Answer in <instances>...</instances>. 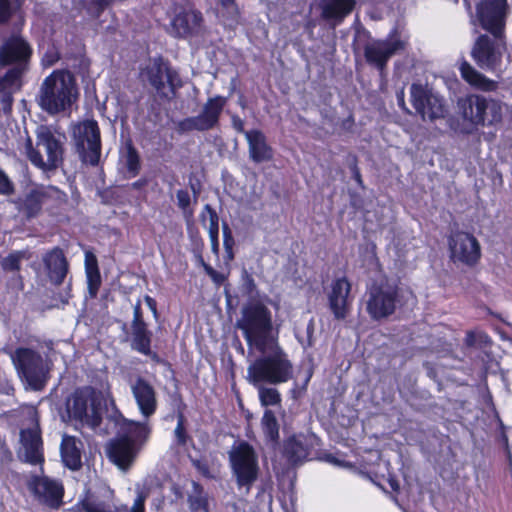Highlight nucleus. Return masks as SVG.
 Here are the masks:
<instances>
[{"mask_svg":"<svg viewBox=\"0 0 512 512\" xmlns=\"http://www.w3.org/2000/svg\"><path fill=\"white\" fill-rule=\"evenodd\" d=\"M31 423V427L20 430V443L24 448L25 461L32 465H39L44 463L45 457L37 411H34Z\"/></svg>","mask_w":512,"mask_h":512,"instance_id":"obj_19","label":"nucleus"},{"mask_svg":"<svg viewBox=\"0 0 512 512\" xmlns=\"http://www.w3.org/2000/svg\"><path fill=\"white\" fill-rule=\"evenodd\" d=\"M13 15V7L10 0H0V25L10 21Z\"/></svg>","mask_w":512,"mask_h":512,"instance_id":"obj_52","label":"nucleus"},{"mask_svg":"<svg viewBox=\"0 0 512 512\" xmlns=\"http://www.w3.org/2000/svg\"><path fill=\"white\" fill-rule=\"evenodd\" d=\"M508 0H479L475 6V24L485 32L506 33Z\"/></svg>","mask_w":512,"mask_h":512,"instance_id":"obj_15","label":"nucleus"},{"mask_svg":"<svg viewBox=\"0 0 512 512\" xmlns=\"http://www.w3.org/2000/svg\"><path fill=\"white\" fill-rule=\"evenodd\" d=\"M115 492L105 484L85 488L78 501L71 506L69 512H146L147 494L139 492L129 508L125 504L114 505Z\"/></svg>","mask_w":512,"mask_h":512,"instance_id":"obj_7","label":"nucleus"},{"mask_svg":"<svg viewBox=\"0 0 512 512\" xmlns=\"http://www.w3.org/2000/svg\"><path fill=\"white\" fill-rule=\"evenodd\" d=\"M203 245H204V243H203L202 239H200L199 251H198V255H197L199 263L203 267L205 273L212 279V281L216 285H218V286L223 285L225 283V281L227 280V276L224 275L223 273L216 271L211 265H209L208 263H206L204 261L202 254H201Z\"/></svg>","mask_w":512,"mask_h":512,"instance_id":"obj_44","label":"nucleus"},{"mask_svg":"<svg viewBox=\"0 0 512 512\" xmlns=\"http://www.w3.org/2000/svg\"><path fill=\"white\" fill-rule=\"evenodd\" d=\"M506 52V33L486 32L475 39L470 54L481 70L496 73L501 71Z\"/></svg>","mask_w":512,"mask_h":512,"instance_id":"obj_10","label":"nucleus"},{"mask_svg":"<svg viewBox=\"0 0 512 512\" xmlns=\"http://www.w3.org/2000/svg\"><path fill=\"white\" fill-rule=\"evenodd\" d=\"M45 210L51 217H59L64 214L69 203L68 195L54 185H46Z\"/></svg>","mask_w":512,"mask_h":512,"instance_id":"obj_32","label":"nucleus"},{"mask_svg":"<svg viewBox=\"0 0 512 512\" xmlns=\"http://www.w3.org/2000/svg\"><path fill=\"white\" fill-rule=\"evenodd\" d=\"M118 431L106 446V456L121 471H128L149 441L152 428L147 422L135 421L121 413L116 420Z\"/></svg>","mask_w":512,"mask_h":512,"instance_id":"obj_1","label":"nucleus"},{"mask_svg":"<svg viewBox=\"0 0 512 512\" xmlns=\"http://www.w3.org/2000/svg\"><path fill=\"white\" fill-rule=\"evenodd\" d=\"M458 69L461 78L472 88L483 92L497 90L498 82L476 70L464 57L460 60Z\"/></svg>","mask_w":512,"mask_h":512,"instance_id":"obj_27","label":"nucleus"},{"mask_svg":"<svg viewBox=\"0 0 512 512\" xmlns=\"http://www.w3.org/2000/svg\"><path fill=\"white\" fill-rule=\"evenodd\" d=\"M87 278V288L90 298H95L101 287L102 279L100 271L85 272Z\"/></svg>","mask_w":512,"mask_h":512,"instance_id":"obj_47","label":"nucleus"},{"mask_svg":"<svg viewBox=\"0 0 512 512\" xmlns=\"http://www.w3.org/2000/svg\"><path fill=\"white\" fill-rule=\"evenodd\" d=\"M365 253L368 255L367 259L370 263L377 262V246L374 242H369L365 247Z\"/></svg>","mask_w":512,"mask_h":512,"instance_id":"obj_59","label":"nucleus"},{"mask_svg":"<svg viewBox=\"0 0 512 512\" xmlns=\"http://www.w3.org/2000/svg\"><path fill=\"white\" fill-rule=\"evenodd\" d=\"M202 23L200 11L182 10L171 20L169 33L175 38H188L199 33Z\"/></svg>","mask_w":512,"mask_h":512,"instance_id":"obj_23","label":"nucleus"},{"mask_svg":"<svg viewBox=\"0 0 512 512\" xmlns=\"http://www.w3.org/2000/svg\"><path fill=\"white\" fill-rule=\"evenodd\" d=\"M74 144L80 159L91 166L100 162L102 142L98 122L88 119L80 122L73 130Z\"/></svg>","mask_w":512,"mask_h":512,"instance_id":"obj_14","label":"nucleus"},{"mask_svg":"<svg viewBox=\"0 0 512 512\" xmlns=\"http://www.w3.org/2000/svg\"><path fill=\"white\" fill-rule=\"evenodd\" d=\"M406 49V42L399 38L397 31L390 34L386 39H377L364 46L363 54L365 61L383 72L389 59L400 51Z\"/></svg>","mask_w":512,"mask_h":512,"instance_id":"obj_16","label":"nucleus"},{"mask_svg":"<svg viewBox=\"0 0 512 512\" xmlns=\"http://www.w3.org/2000/svg\"><path fill=\"white\" fill-rule=\"evenodd\" d=\"M222 233H223V246L226 252V257L229 260L234 259V246H235V240L232 234V231L229 227V225L224 222L222 225Z\"/></svg>","mask_w":512,"mask_h":512,"instance_id":"obj_46","label":"nucleus"},{"mask_svg":"<svg viewBox=\"0 0 512 512\" xmlns=\"http://www.w3.org/2000/svg\"><path fill=\"white\" fill-rule=\"evenodd\" d=\"M220 5L226 11L227 19L237 20L239 18L240 11L235 0H220Z\"/></svg>","mask_w":512,"mask_h":512,"instance_id":"obj_51","label":"nucleus"},{"mask_svg":"<svg viewBox=\"0 0 512 512\" xmlns=\"http://www.w3.org/2000/svg\"><path fill=\"white\" fill-rule=\"evenodd\" d=\"M497 443L500 444L504 450H508V448H510L506 426L501 420H499V433L497 436Z\"/></svg>","mask_w":512,"mask_h":512,"instance_id":"obj_55","label":"nucleus"},{"mask_svg":"<svg viewBox=\"0 0 512 512\" xmlns=\"http://www.w3.org/2000/svg\"><path fill=\"white\" fill-rule=\"evenodd\" d=\"M34 495L51 508H59L63 503L64 487L62 483L49 477L35 476L30 484Z\"/></svg>","mask_w":512,"mask_h":512,"instance_id":"obj_22","label":"nucleus"},{"mask_svg":"<svg viewBox=\"0 0 512 512\" xmlns=\"http://www.w3.org/2000/svg\"><path fill=\"white\" fill-rule=\"evenodd\" d=\"M304 379L302 381V383H299L297 381H295L293 383V386L292 388L290 389V394H291V397L294 399V400H298L299 398H301L306 392H307V388H308V385H309V382L314 374V368L313 366H309L307 367L304 371Z\"/></svg>","mask_w":512,"mask_h":512,"instance_id":"obj_43","label":"nucleus"},{"mask_svg":"<svg viewBox=\"0 0 512 512\" xmlns=\"http://www.w3.org/2000/svg\"><path fill=\"white\" fill-rule=\"evenodd\" d=\"M59 60V56L57 53H46L43 61L46 62L48 66L55 64Z\"/></svg>","mask_w":512,"mask_h":512,"instance_id":"obj_63","label":"nucleus"},{"mask_svg":"<svg viewBox=\"0 0 512 512\" xmlns=\"http://www.w3.org/2000/svg\"><path fill=\"white\" fill-rule=\"evenodd\" d=\"M27 258L28 254L25 250H14L0 261L1 268L4 272H13L17 274L16 277H13V280L17 281L19 289H23L24 286L20 270L22 261Z\"/></svg>","mask_w":512,"mask_h":512,"instance_id":"obj_34","label":"nucleus"},{"mask_svg":"<svg viewBox=\"0 0 512 512\" xmlns=\"http://www.w3.org/2000/svg\"><path fill=\"white\" fill-rule=\"evenodd\" d=\"M77 97L74 76L65 70H54L41 84L38 104L48 114L56 115L70 110Z\"/></svg>","mask_w":512,"mask_h":512,"instance_id":"obj_4","label":"nucleus"},{"mask_svg":"<svg viewBox=\"0 0 512 512\" xmlns=\"http://www.w3.org/2000/svg\"><path fill=\"white\" fill-rule=\"evenodd\" d=\"M477 341V334L474 331H468L466 333L464 342L467 347H473Z\"/></svg>","mask_w":512,"mask_h":512,"instance_id":"obj_62","label":"nucleus"},{"mask_svg":"<svg viewBox=\"0 0 512 512\" xmlns=\"http://www.w3.org/2000/svg\"><path fill=\"white\" fill-rule=\"evenodd\" d=\"M191 190L193 192V199L186 189H179L176 192L177 206L188 223L191 222L194 217V208L192 204H197L200 194V189L193 184L191 185Z\"/></svg>","mask_w":512,"mask_h":512,"instance_id":"obj_38","label":"nucleus"},{"mask_svg":"<svg viewBox=\"0 0 512 512\" xmlns=\"http://www.w3.org/2000/svg\"><path fill=\"white\" fill-rule=\"evenodd\" d=\"M351 292V283L347 277H339L332 281L328 303L335 319L344 320L349 313L348 297Z\"/></svg>","mask_w":512,"mask_h":512,"instance_id":"obj_24","label":"nucleus"},{"mask_svg":"<svg viewBox=\"0 0 512 512\" xmlns=\"http://www.w3.org/2000/svg\"><path fill=\"white\" fill-rule=\"evenodd\" d=\"M356 6V0H320L321 18L334 25L341 24Z\"/></svg>","mask_w":512,"mask_h":512,"instance_id":"obj_26","label":"nucleus"},{"mask_svg":"<svg viewBox=\"0 0 512 512\" xmlns=\"http://www.w3.org/2000/svg\"><path fill=\"white\" fill-rule=\"evenodd\" d=\"M25 154L30 163L43 172L55 171L64 162V145L47 125L36 129V144L31 137L25 140Z\"/></svg>","mask_w":512,"mask_h":512,"instance_id":"obj_6","label":"nucleus"},{"mask_svg":"<svg viewBox=\"0 0 512 512\" xmlns=\"http://www.w3.org/2000/svg\"><path fill=\"white\" fill-rule=\"evenodd\" d=\"M174 434L179 445L184 446L187 444L189 436L185 427V417L182 411H179L177 415V425Z\"/></svg>","mask_w":512,"mask_h":512,"instance_id":"obj_48","label":"nucleus"},{"mask_svg":"<svg viewBox=\"0 0 512 512\" xmlns=\"http://www.w3.org/2000/svg\"><path fill=\"white\" fill-rule=\"evenodd\" d=\"M33 49L20 35H11L0 45V68H8L0 84L22 80L30 67Z\"/></svg>","mask_w":512,"mask_h":512,"instance_id":"obj_8","label":"nucleus"},{"mask_svg":"<svg viewBox=\"0 0 512 512\" xmlns=\"http://www.w3.org/2000/svg\"><path fill=\"white\" fill-rule=\"evenodd\" d=\"M125 165L130 177H136L141 170V160L137 149L132 143L127 145Z\"/></svg>","mask_w":512,"mask_h":512,"instance_id":"obj_42","label":"nucleus"},{"mask_svg":"<svg viewBox=\"0 0 512 512\" xmlns=\"http://www.w3.org/2000/svg\"><path fill=\"white\" fill-rule=\"evenodd\" d=\"M131 392L140 414L148 419L158 408L157 393L153 385L145 378L138 376L131 385Z\"/></svg>","mask_w":512,"mask_h":512,"instance_id":"obj_21","label":"nucleus"},{"mask_svg":"<svg viewBox=\"0 0 512 512\" xmlns=\"http://www.w3.org/2000/svg\"><path fill=\"white\" fill-rule=\"evenodd\" d=\"M13 461V453L5 443H0V469L10 466Z\"/></svg>","mask_w":512,"mask_h":512,"instance_id":"obj_53","label":"nucleus"},{"mask_svg":"<svg viewBox=\"0 0 512 512\" xmlns=\"http://www.w3.org/2000/svg\"><path fill=\"white\" fill-rule=\"evenodd\" d=\"M257 388L259 400L263 407L281 404L282 397L278 389L274 387H265L264 385H259Z\"/></svg>","mask_w":512,"mask_h":512,"instance_id":"obj_41","label":"nucleus"},{"mask_svg":"<svg viewBox=\"0 0 512 512\" xmlns=\"http://www.w3.org/2000/svg\"><path fill=\"white\" fill-rule=\"evenodd\" d=\"M349 168L352 174V178L355 180V182L361 189H364L365 186L360 172V168L358 166V159L356 156L352 157V160L349 164Z\"/></svg>","mask_w":512,"mask_h":512,"instance_id":"obj_54","label":"nucleus"},{"mask_svg":"<svg viewBox=\"0 0 512 512\" xmlns=\"http://www.w3.org/2000/svg\"><path fill=\"white\" fill-rule=\"evenodd\" d=\"M480 258L481 247L475 236L466 232L450 235V259L474 267Z\"/></svg>","mask_w":512,"mask_h":512,"instance_id":"obj_18","label":"nucleus"},{"mask_svg":"<svg viewBox=\"0 0 512 512\" xmlns=\"http://www.w3.org/2000/svg\"><path fill=\"white\" fill-rule=\"evenodd\" d=\"M248 142L250 159L255 163L268 162L273 159V149L267 143L266 136L258 129H252L245 132Z\"/></svg>","mask_w":512,"mask_h":512,"instance_id":"obj_28","label":"nucleus"},{"mask_svg":"<svg viewBox=\"0 0 512 512\" xmlns=\"http://www.w3.org/2000/svg\"><path fill=\"white\" fill-rule=\"evenodd\" d=\"M229 461L237 486L249 490L258 479L260 471L258 455L253 446L247 441H239L229 452Z\"/></svg>","mask_w":512,"mask_h":512,"instance_id":"obj_12","label":"nucleus"},{"mask_svg":"<svg viewBox=\"0 0 512 512\" xmlns=\"http://www.w3.org/2000/svg\"><path fill=\"white\" fill-rule=\"evenodd\" d=\"M144 301L147 304V306L149 307V309L151 310V312L153 313L154 317H158V309H157L156 300L149 295H145Z\"/></svg>","mask_w":512,"mask_h":512,"instance_id":"obj_61","label":"nucleus"},{"mask_svg":"<svg viewBox=\"0 0 512 512\" xmlns=\"http://www.w3.org/2000/svg\"><path fill=\"white\" fill-rule=\"evenodd\" d=\"M10 358L20 380L33 391H42L49 378V367L33 348L17 347Z\"/></svg>","mask_w":512,"mask_h":512,"instance_id":"obj_9","label":"nucleus"},{"mask_svg":"<svg viewBox=\"0 0 512 512\" xmlns=\"http://www.w3.org/2000/svg\"><path fill=\"white\" fill-rule=\"evenodd\" d=\"M46 185H35L27 191L22 197H18L15 201V207L18 213L27 221L38 218L45 205Z\"/></svg>","mask_w":512,"mask_h":512,"instance_id":"obj_20","label":"nucleus"},{"mask_svg":"<svg viewBox=\"0 0 512 512\" xmlns=\"http://www.w3.org/2000/svg\"><path fill=\"white\" fill-rule=\"evenodd\" d=\"M294 366L279 341L271 343L267 351L260 353L247 367V381L254 387L279 385L293 379Z\"/></svg>","mask_w":512,"mask_h":512,"instance_id":"obj_2","label":"nucleus"},{"mask_svg":"<svg viewBox=\"0 0 512 512\" xmlns=\"http://www.w3.org/2000/svg\"><path fill=\"white\" fill-rule=\"evenodd\" d=\"M400 288L388 281L374 282L367 290L366 311L371 319L381 321L392 316L400 302Z\"/></svg>","mask_w":512,"mask_h":512,"instance_id":"obj_13","label":"nucleus"},{"mask_svg":"<svg viewBox=\"0 0 512 512\" xmlns=\"http://www.w3.org/2000/svg\"><path fill=\"white\" fill-rule=\"evenodd\" d=\"M190 512H210L209 496L202 484L192 481V493L187 497Z\"/></svg>","mask_w":512,"mask_h":512,"instance_id":"obj_36","label":"nucleus"},{"mask_svg":"<svg viewBox=\"0 0 512 512\" xmlns=\"http://www.w3.org/2000/svg\"><path fill=\"white\" fill-rule=\"evenodd\" d=\"M227 104V98L216 95L208 98L201 113L198 115L206 131L213 129L219 124L220 116Z\"/></svg>","mask_w":512,"mask_h":512,"instance_id":"obj_30","label":"nucleus"},{"mask_svg":"<svg viewBox=\"0 0 512 512\" xmlns=\"http://www.w3.org/2000/svg\"><path fill=\"white\" fill-rule=\"evenodd\" d=\"M43 264L52 284L55 286L62 285L69 272V262L63 249L56 246L47 251L43 255Z\"/></svg>","mask_w":512,"mask_h":512,"instance_id":"obj_25","label":"nucleus"},{"mask_svg":"<svg viewBox=\"0 0 512 512\" xmlns=\"http://www.w3.org/2000/svg\"><path fill=\"white\" fill-rule=\"evenodd\" d=\"M83 443L75 436L64 434L60 444V456L65 467L77 471L82 467Z\"/></svg>","mask_w":512,"mask_h":512,"instance_id":"obj_29","label":"nucleus"},{"mask_svg":"<svg viewBox=\"0 0 512 512\" xmlns=\"http://www.w3.org/2000/svg\"><path fill=\"white\" fill-rule=\"evenodd\" d=\"M283 455L290 463L297 464L306 459L308 451L304 444L293 435L284 442Z\"/></svg>","mask_w":512,"mask_h":512,"instance_id":"obj_39","label":"nucleus"},{"mask_svg":"<svg viewBox=\"0 0 512 512\" xmlns=\"http://www.w3.org/2000/svg\"><path fill=\"white\" fill-rule=\"evenodd\" d=\"M237 327L241 330L250 351L264 353L271 343L275 344L278 341V337L273 335L272 313L260 301L243 307Z\"/></svg>","mask_w":512,"mask_h":512,"instance_id":"obj_3","label":"nucleus"},{"mask_svg":"<svg viewBox=\"0 0 512 512\" xmlns=\"http://www.w3.org/2000/svg\"><path fill=\"white\" fill-rule=\"evenodd\" d=\"M177 130L180 133H186L194 130L206 131L198 115L195 117H187L183 120H180L177 124Z\"/></svg>","mask_w":512,"mask_h":512,"instance_id":"obj_45","label":"nucleus"},{"mask_svg":"<svg viewBox=\"0 0 512 512\" xmlns=\"http://www.w3.org/2000/svg\"><path fill=\"white\" fill-rule=\"evenodd\" d=\"M140 354L147 356L150 360L155 364H164L165 360L160 357L157 352L152 351L151 347H149V352H139Z\"/></svg>","mask_w":512,"mask_h":512,"instance_id":"obj_60","label":"nucleus"},{"mask_svg":"<svg viewBox=\"0 0 512 512\" xmlns=\"http://www.w3.org/2000/svg\"><path fill=\"white\" fill-rule=\"evenodd\" d=\"M67 413L72 421L92 429L102 424V403L92 386L77 388L67 401Z\"/></svg>","mask_w":512,"mask_h":512,"instance_id":"obj_11","label":"nucleus"},{"mask_svg":"<svg viewBox=\"0 0 512 512\" xmlns=\"http://www.w3.org/2000/svg\"><path fill=\"white\" fill-rule=\"evenodd\" d=\"M410 94L414 109L424 121L445 117L446 108L443 100L422 84L412 83Z\"/></svg>","mask_w":512,"mask_h":512,"instance_id":"obj_17","label":"nucleus"},{"mask_svg":"<svg viewBox=\"0 0 512 512\" xmlns=\"http://www.w3.org/2000/svg\"><path fill=\"white\" fill-rule=\"evenodd\" d=\"M279 428L275 413L270 409H266L261 418V429L266 442L270 443L273 447L278 446L280 443Z\"/></svg>","mask_w":512,"mask_h":512,"instance_id":"obj_35","label":"nucleus"},{"mask_svg":"<svg viewBox=\"0 0 512 512\" xmlns=\"http://www.w3.org/2000/svg\"><path fill=\"white\" fill-rule=\"evenodd\" d=\"M460 397L450 399V410H452L453 419L455 422H463L467 419L468 414L471 412L470 403L465 395L458 394Z\"/></svg>","mask_w":512,"mask_h":512,"instance_id":"obj_40","label":"nucleus"},{"mask_svg":"<svg viewBox=\"0 0 512 512\" xmlns=\"http://www.w3.org/2000/svg\"><path fill=\"white\" fill-rule=\"evenodd\" d=\"M146 322L143 315V310L141 307V301L138 300L136 304L133 306V319L131 324H139Z\"/></svg>","mask_w":512,"mask_h":512,"instance_id":"obj_57","label":"nucleus"},{"mask_svg":"<svg viewBox=\"0 0 512 512\" xmlns=\"http://www.w3.org/2000/svg\"><path fill=\"white\" fill-rule=\"evenodd\" d=\"M167 63L168 61H165L164 58L159 55L153 58L151 65L147 66L145 70L149 84L156 90L162 99H170V97H168L164 92V77Z\"/></svg>","mask_w":512,"mask_h":512,"instance_id":"obj_31","label":"nucleus"},{"mask_svg":"<svg viewBox=\"0 0 512 512\" xmlns=\"http://www.w3.org/2000/svg\"><path fill=\"white\" fill-rule=\"evenodd\" d=\"M245 285H246V288H247L248 292H250V293L253 292V290L255 289L256 285H255V281L252 278V276H250V275L246 276Z\"/></svg>","mask_w":512,"mask_h":512,"instance_id":"obj_64","label":"nucleus"},{"mask_svg":"<svg viewBox=\"0 0 512 512\" xmlns=\"http://www.w3.org/2000/svg\"><path fill=\"white\" fill-rule=\"evenodd\" d=\"M165 78L171 93L175 95L176 91L181 88L183 84L178 72L170 66L169 62L166 66Z\"/></svg>","mask_w":512,"mask_h":512,"instance_id":"obj_49","label":"nucleus"},{"mask_svg":"<svg viewBox=\"0 0 512 512\" xmlns=\"http://www.w3.org/2000/svg\"><path fill=\"white\" fill-rule=\"evenodd\" d=\"M458 113L472 130L502 124L503 103L481 94L469 93L457 100Z\"/></svg>","mask_w":512,"mask_h":512,"instance_id":"obj_5","label":"nucleus"},{"mask_svg":"<svg viewBox=\"0 0 512 512\" xmlns=\"http://www.w3.org/2000/svg\"><path fill=\"white\" fill-rule=\"evenodd\" d=\"M231 123L234 130L238 133L245 134L247 132L244 128L245 123L244 120L238 116L237 114L232 115L231 117Z\"/></svg>","mask_w":512,"mask_h":512,"instance_id":"obj_58","label":"nucleus"},{"mask_svg":"<svg viewBox=\"0 0 512 512\" xmlns=\"http://www.w3.org/2000/svg\"><path fill=\"white\" fill-rule=\"evenodd\" d=\"M206 213L209 218L208 233L211 242V250L214 254H219V216L210 204H205L200 214L201 222H205Z\"/></svg>","mask_w":512,"mask_h":512,"instance_id":"obj_37","label":"nucleus"},{"mask_svg":"<svg viewBox=\"0 0 512 512\" xmlns=\"http://www.w3.org/2000/svg\"><path fill=\"white\" fill-rule=\"evenodd\" d=\"M15 193V185L6 172L0 168V195L10 196Z\"/></svg>","mask_w":512,"mask_h":512,"instance_id":"obj_50","label":"nucleus"},{"mask_svg":"<svg viewBox=\"0 0 512 512\" xmlns=\"http://www.w3.org/2000/svg\"><path fill=\"white\" fill-rule=\"evenodd\" d=\"M100 271L98 266V260L95 254L88 251L85 253V272Z\"/></svg>","mask_w":512,"mask_h":512,"instance_id":"obj_56","label":"nucleus"},{"mask_svg":"<svg viewBox=\"0 0 512 512\" xmlns=\"http://www.w3.org/2000/svg\"><path fill=\"white\" fill-rule=\"evenodd\" d=\"M131 348L136 352H149L152 345L153 332L147 322L131 324Z\"/></svg>","mask_w":512,"mask_h":512,"instance_id":"obj_33","label":"nucleus"}]
</instances>
